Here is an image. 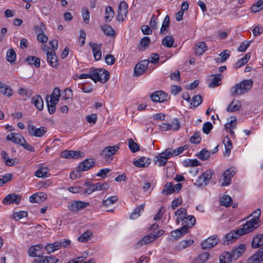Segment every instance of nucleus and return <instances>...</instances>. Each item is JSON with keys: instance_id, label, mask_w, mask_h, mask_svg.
Instances as JSON below:
<instances>
[{"instance_id": "nucleus-26", "label": "nucleus", "mask_w": 263, "mask_h": 263, "mask_svg": "<svg viewBox=\"0 0 263 263\" xmlns=\"http://www.w3.org/2000/svg\"><path fill=\"white\" fill-rule=\"evenodd\" d=\"M236 123V118L232 117L228 119V122L225 124L226 129L229 131L232 136L234 135V132L233 131V129L235 127Z\"/></svg>"}, {"instance_id": "nucleus-3", "label": "nucleus", "mask_w": 263, "mask_h": 263, "mask_svg": "<svg viewBox=\"0 0 263 263\" xmlns=\"http://www.w3.org/2000/svg\"><path fill=\"white\" fill-rule=\"evenodd\" d=\"M70 243V240L65 239L61 241H57L51 243H48L45 246V249L47 252L53 253L55 251L60 249L61 247L66 248Z\"/></svg>"}, {"instance_id": "nucleus-59", "label": "nucleus", "mask_w": 263, "mask_h": 263, "mask_svg": "<svg viewBox=\"0 0 263 263\" xmlns=\"http://www.w3.org/2000/svg\"><path fill=\"white\" fill-rule=\"evenodd\" d=\"M118 200L117 196H112L108 197L103 201V205L104 206H108L111 204H113Z\"/></svg>"}, {"instance_id": "nucleus-49", "label": "nucleus", "mask_w": 263, "mask_h": 263, "mask_svg": "<svg viewBox=\"0 0 263 263\" xmlns=\"http://www.w3.org/2000/svg\"><path fill=\"white\" fill-rule=\"evenodd\" d=\"M187 147H188V146L187 145H184L183 146L179 147L175 149H171V148L168 149L171 153V156H178L179 154L182 153L184 151L186 150L187 149Z\"/></svg>"}, {"instance_id": "nucleus-19", "label": "nucleus", "mask_w": 263, "mask_h": 263, "mask_svg": "<svg viewBox=\"0 0 263 263\" xmlns=\"http://www.w3.org/2000/svg\"><path fill=\"white\" fill-rule=\"evenodd\" d=\"M47 195L43 192L34 193L29 197V201L31 203H41L45 201Z\"/></svg>"}, {"instance_id": "nucleus-58", "label": "nucleus", "mask_w": 263, "mask_h": 263, "mask_svg": "<svg viewBox=\"0 0 263 263\" xmlns=\"http://www.w3.org/2000/svg\"><path fill=\"white\" fill-rule=\"evenodd\" d=\"M170 25V17L166 15L163 21L162 27L160 29V33L162 34H165L167 32V29L168 28Z\"/></svg>"}, {"instance_id": "nucleus-38", "label": "nucleus", "mask_w": 263, "mask_h": 263, "mask_svg": "<svg viewBox=\"0 0 263 263\" xmlns=\"http://www.w3.org/2000/svg\"><path fill=\"white\" fill-rule=\"evenodd\" d=\"M0 92L8 97L11 96L13 93V91L10 87L2 83L1 82H0Z\"/></svg>"}, {"instance_id": "nucleus-2", "label": "nucleus", "mask_w": 263, "mask_h": 263, "mask_svg": "<svg viewBox=\"0 0 263 263\" xmlns=\"http://www.w3.org/2000/svg\"><path fill=\"white\" fill-rule=\"evenodd\" d=\"M109 78L108 71L101 69L96 68L92 70V80L96 82L99 81L101 83H105Z\"/></svg>"}, {"instance_id": "nucleus-44", "label": "nucleus", "mask_w": 263, "mask_h": 263, "mask_svg": "<svg viewBox=\"0 0 263 263\" xmlns=\"http://www.w3.org/2000/svg\"><path fill=\"white\" fill-rule=\"evenodd\" d=\"M174 193L173 185L171 182H167L164 186L162 193L164 195H168Z\"/></svg>"}, {"instance_id": "nucleus-64", "label": "nucleus", "mask_w": 263, "mask_h": 263, "mask_svg": "<svg viewBox=\"0 0 263 263\" xmlns=\"http://www.w3.org/2000/svg\"><path fill=\"white\" fill-rule=\"evenodd\" d=\"M45 28V26L43 23H41L40 25H35L34 27V31L37 35L44 33Z\"/></svg>"}, {"instance_id": "nucleus-9", "label": "nucleus", "mask_w": 263, "mask_h": 263, "mask_svg": "<svg viewBox=\"0 0 263 263\" xmlns=\"http://www.w3.org/2000/svg\"><path fill=\"white\" fill-rule=\"evenodd\" d=\"M60 156L64 158L77 159L83 157L84 154L80 151L64 150L61 153Z\"/></svg>"}, {"instance_id": "nucleus-14", "label": "nucleus", "mask_w": 263, "mask_h": 263, "mask_svg": "<svg viewBox=\"0 0 263 263\" xmlns=\"http://www.w3.org/2000/svg\"><path fill=\"white\" fill-rule=\"evenodd\" d=\"M128 5L124 2H121L119 6L118 10L117 18L119 21H122L126 16L127 13Z\"/></svg>"}, {"instance_id": "nucleus-35", "label": "nucleus", "mask_w": 263, "mask_h": 263, "mask_svg": "<svg viewBox=\"0 0 263 263\" xmlns=\"http://www.w3.org/2000/svg\"><path fill=\"white\" fill-rule=\"evenodd\" d=\"M155 239V237L152 234H148L143 236L140 240L139 241L138 245L142 246L146 245L153 242Z\"/></svg>"}, {"instance_id": "nucleus-1", "label": "nucleus", "mask_w": 263, "mask_h": 263, "mask_svg": "<svg viewBox=\"0 0 263 263\" xmlns=\"http://www.w3.org/2000/svg\"><path fill=\"white\" fill-rule=\"evenodd\" d=\"M253 86V81L252 80H245L235 84L231 89V93L233 96L242 95L249 90Z\"/></svg>"}, {"instance_id": "nucleus-25", "label": "nucleus", "mask_w": 263, "mask_h": 263, "mask_svg": "<svg viewBox=\"0 0 263 263\" xmlns=\"http://www.w3.org/2000/svg\"><path fill=\"white\" fill-rule=\"evenodd\" d=\"M21 197L14 194H9L5 197L3 200V203L5 204L11 203L18 204L20 201Z\"/></svg>"}, {"instance_id": "nucleus-56", "label": "nucleus", "mask_w": 263, "mask_h": 263, "mask_svg": "<svg viewBox=\"0 0 263 263\" xmlns=\"http://www.w3.org/2000/svg\"><path fill=\"white\" fill-rule=\"evenodd\" d=\"M220 203L226 207L230 206L232 203V199L230 196L224 195L221 198Z\"/></svg>"}, {"instance_id": "nucleus-42", "label": "nucleus", "mask_w": 263, "mask_h": 263, "mask_svg": "<svg viewBox=\"0 0 263 263\" xmlns=\"http://www.w3.org/2000/svg\"><path fill=\"white\" fill-rule=\"evenodd\" d=\"M25 61L29 65H33L37 68L40 67V59L34 56H28L26 58Z\"/></svg>"}, {"instance_id": "nucleus-17", "label": "nucleus", "mask_w": 263, "mask_h": 263, "mask_svg": "<svg viewBox=\"0 0 263 263\" xmlns=\"http://www.w3.org/2000/svg\"><path fill=\"white\" fill-rule=\"evenodd\" d=\"M223 76L221 74H212L209 77L210 88L216 87L221 84V80Z\"/></svg>"}, {"instance_id": "nucleus-13", "label": "nucleus", "mask_w": 263, "mask_h": 263, "mask_svg": "<svg viewBox=\"0 0 263 263\" xmlns=\"http://www.w3.org/2000/svg\"><path fill=\"white\" fill-rule=\"evenodd\" d=\"M218 241L219 239L217 236L213 235L204 240L201 243L202 248L204 250L211 249L215 246Z\"/></svg>"}, {"instance_id": "nucleus-39", "label": "nucleus", "mask_w": 263, "mask_h": 263, "mask_svg": "<svg viewBox=\"0 0 263 263\" xmlns=\"http://www.w3.org/2000/svg\"><path fill=\"white\" fill-rule=\"evenodd\" d=\"M90 185L94 192L96 191L106 190L109 187V185L107 183H101L100 182H97L95 184L90 183Z\"/></svg>"}, {"instance_id": "nucleus-33", "label": "nucleus", "mask_w": 263, "mask_h": 263, "mask_svg": "<svg viewBox=\"0 0 263 263\" xmlns=\"http://www.w3.org/2000/svg\"><path fill=\"white\" fill-rule=\"evenodd\" d=\"M207 50V46L204 42H199L195 45L194 50L195 54L202 55Z\"/></svg>"}, {"instance_id": "nucleus-63", "label": "nucleus", "mask_w": 263, "mask_h": 263, "mask_svg": "<svg viewBox=\"0 0 263 263\" xmlns=\"http://www.w3.org/2000/svg\"><path fill=\"white\" fill-rule=\"evenodd\" d=\"M47 101V106L48 111L50 114H53L55 111V105L58 102H54L53 101Z\"/></svg>"}, {"instance_id": "nucleus-27", "label": "nucleus", "mask_w": 263, "mask_h": 263, "mask_svg": "<svg viewBox=\"0 0 263 263\" xmlns=\"http://www.w3.org/2000/svg\"><path fill=\"white\" fill-rule=\"evenodd\" d=\"M151 162V161L149 158L143 156L133 162V164L137 167H144L148 166Z\"/></svg>"}, {"instance_id": "nucleus-7", "label": "nucleus", "mask_w": 263, "mask_h": 263, "mask_svg": "<svg viewBox=\"0 0 263 263\" xmlns=\"http://www.w3.org/2000/svg\"><path fill=\"white\" fill-rule=\"evenodd\" d=\"M259 227V223L253 221V220L249 219L247 222L242 225V227L239 228V230L242 235L249 233Z\"/></svg>"}, {"instance_id": "nucleus-31", "label": "nucleus", "mask_w": 263, "mask_h": 263, "mask_svg": "<svg viewBox=\"0 0 263 263\" xmlns=\"http://www.w3.org/2000/svg\"><path fill=\"white\" fill-rule=\"evenodd\" d=\"M186 227H182L180 229H178L172 232V236L175 239H178L181 238L187 233Z\"/></svg>"}, {"instance_id": "nucleus-15", "label": "nucleus", "mask_w": 263, "mask_h": 263, "mask_svg": "<svg viewBox=\"0 0 263 263\" xmlns=\"http://www.w3.org/2000/svg\"><path fill=\"white\" fill-rule=\"evenodd\" d=\"M95 162V159L93 158L86 159L79 164L77 169L81 172L86 171L92 167Z\"/></svg>"}, {"instance_id": "nucleus-34", "label": "nucleus", "mask_w": 263, "mask_h": 263, "mask_svg": "<svg viewBox=\"0 0 263 263\" xmlns=\"http://www.w3.org/2000/svg\"><path fill=\"white\" fill-rule=\"evenodd\" d=\"M186 215V210L184 208H180L178 209L175 212V216H176V222L178 224L180 221L183 220Z\"/></svg>"}, {"instance_id": "nucleus-51", "label": "nucleus", "mask_w": 263, "mask_h": 263, "mask_svg": "<svg viewBox=\"0 0 263 263\" xmlns=\"http://www.w3.org/2000/svg\"><path fill=\"white\" fill-rule=\"evenodd\" d=\"M92 235V233L91 231H87L82 234L78 238L80 242H85L91 238Z\"/></svg>"}, {"instance_id": "nucleus-11", "label": "nucleus", "mask_w": 263, "mask_h": 263, "mask_svg": "<svg viewBox=\"0 0 263 263\" xmlns=\"http://www.w3.org/2000/svg\"><path fill=\"white\" fill-rule=\"evenodd\" d=\"M149 61L143 60L137 64L134 68V76H139L143 74L147 70Z\"/></svg>"}, {"instance_id": "nucleus-5", "label": "nucleus", "mask_w": 263, "mask_h": 263, "mask_svg": "<svg viewBox=\"0 0 263 263\" xmlns=\"http://www.w3.org/2000/svg\"><path fill=\"white\" fill-rule=\"evenodd\" d=\"M118 145L108 146L102 150L101 155L107 161L110 162L112 159V156L119 150Z\"/></svg>"}, {"instance_id": "nucleus-41", "label": "nucleus", "mask_w": 263, "mask_h": 263, "mask_svg": "<svg viewBox=\"0 0 263 263\" xmlns=\"http://www.w3.org/2000/svg\"><path fill=\"white\" fill-rule=\"evenodd\" d=\"M101 29L106 35L109 37H114L115 36V31L110 25H103L102 26Z\"/></svg>"}, {"instance_id": "nucleus-48", "label": "nucleus", "mask_w": 263, "mask_h": 263, "mask_svg": "<svg viewBox=\"0 0 263 263\" xmlns=\"http://www.w3.org/2000/svg\"><path fill=\"white\" fill-rule=\"evenodd\" d=\"M145 204H142L137 206L133 212V219L138 218L143 212Z\"/></svg>"}, {"instance_id": "nucleus-16", "label": "nucleus", "mask_w": 263, "mask_h": 263, "mask_svg": "<svg viewBox=\"0 0 263 263\" xmlns=\"http://www.w3.org/2000/svg\"><path fill=\"white\" fill-rule=\"evenodd\" d=\"M239 229L234 231H231L225 236L224 243L229 245L232 243L234 240L238 239L240 236L242 235L241 232L239 231Z\"/></svg>"}, {"instance_id": "nucleus-29", "label": "nucleus", "mask_w": 263, "mask_h": 263, "mask_svg": "<svg viewBox=\"0 0 263 263\" xmlns=\"http://www.w3.org/2000/svg\"><path fill=\"white\" fill-rule=\"evenodd\" d=\"M182 222V227H186L187 230L188 231L189 228L192 227L195 224L196 219L192 215H186Z\"/></svg>"}, {"instance_id": "nucleus-40", "label": "nucleus", "mask_w": 263, "mask_h": 263, "mask_svg": "<svg viewBox=\"0 0 263 263\" xmlns=\"http://www.w3.org/2000/svg\"><path fill=\"white\" fill-rule=\"evenodd\" d=\"M240 107V102L238 100H234L229 104L227 108V110L228 112H231L239 110Z\"/></svg>"}, {"instance_id": "nucleus-12", "label": "nucleus", "mask_w": 263, "mask_h": 263, "mask_svg": "<svg viewBox=\"0 0 263 263\" xmlns=\"http://www.w3.org/2000/svg\"><path fill=\"white\" fill-rule=\"evenodd\" d=\"M167 94L162 90L156 91L151 95L152 100L156 103L164 102L167 100Z\"/></svg>"}, {"instance_id": "nucleus-43", "label": "nucleus", "mask_w": 263, "mask_h": 263, "mask_svg": "<svg viewBox=\"0 0 263 263\" xmlns=\"http://www.w3.org/2000/svg\"><path fill=\"white\" fill-rule=\"evenodd\" d=\"M202 101V98L200 95H196L194 96L190 102V107L195 108L198 106Z\"/></svg>"}, {"instance_id": "nucleus-57", "label": "nucleus", "mask_w": 263, "mask_h": 263, "mask_svg": "<svg viewBox=\"0 0 263 263\" xmlns=\"http://www.w3.org/2000/svg\"><path fill=\"white\" fill-rule=\"evenodd\" d=\"M60 97V90L59 88H55L53 89L50 95V101L58 102Z\"/></svg>"}, {"instance_id": "nucleus-18", "label": "nucleus", "mask_w": 263, "mask_h": 263, "mask_svg": "<svg viewBox=\"0 0 263 263\" xmlns=\"http://www.w3.org/2000/svg\"><path fill=\"white\" fill-rule=\"evenodd\" d=\"M89 46L92 50L93 55L96 61L101 59L102 57L101 44H98L95 43H89Z\"/></svg>"}, {"instance_id": "nucleus-50", "label": "nucleus", "mask_w": 263, "mask_h": 263, "mask_svg": "<svg viewBox=\"0 0 263 263\" xmlns=\"http://www.w3.org/2000/svg\"><path fill=\"white\" fill-rule=\"evenodd\" d=\"M199 165L200 163L197 159H187L183 161L184 167L197 166Z\"/></svg>"}, {"instance_id": "nucleus-20", "label": "nucleus", "mask_w": 263, "mask_h": 263, "mask_svg": "<svg viewBox=\"0 0 263 263\" xmlns=\"http://www.w3.org/2000/svg\"><path fill=\"white\" fill-rule=\"evenodd\" d=\"M171 154V153L167 149L157 156V161L158 162V165L159 166L164 165L167 160L172 157Z\"/></svg>"}, {"instance_id": "nucleus-24", "label": "nucleus", "mask_w": 263, "mask_h": 263, "mask_svg": "<svg viewBox=\"0 0 263 263\" xmlns=\"http://www.w3.org/2000/svg\"><path fill=\"white\" fill-rule=\"evenodd\" d=\"M47 60L48 63L53 68H57L59 64L58 58L55 54V52H46Z\"/></svg>"}, {"instance_id": "nucleus-8", "label": "nucleus", "mask_w": 263, "mask_h": 263, "mask_svg": "<svg viewBox=\"0 0 263 263\" xmlns=\"http://www.w3.org/2000/svg\"><path fill=\"white\" fill-rule=\"evenodd\" d=\"M29 133L32 136L36 137H41L47 132V128L44 126L36 128L31 124H29L27 126Z\"/></svg>"}, {"instance_id": "nucleus-30", "label": "nucleus", "mask_w": 263, "mask_h": 263, "mask_svg": "<svg viewBox=\"0 0 263 263\" xmlns=\"http://www.w3.org/2000/svg\"><path fill=\"white\" fill-rule=\"evenodd\" d=\"M31 103L34 105L37 109L42 110L44 107V102L40 95H36L31 98Z\"/></svg>"}, {"instance_id": "nucleus-54", "label": "nucleus", "mask_w": 263, "mask_h": 263, "mask_svg": "<svg viewBox=\"0 0 263 263\" xmlns=\"http://www.w3.org/2000/svg\"><path fill=\"white\" fill-rule=\"evenodd\" d=\"M114 16V11L110 6L106 8L105 20L106 21L110 22Z\"/></svg>"}, {"instance_id": "nucleus-22", "label": "nucleus", "mask_w": 263, "mask_h": 263, "mask_svg": "<svg viewBox=\"0 0 263 263\" xmlns=\"http://www.w3.org/2000/svg\"><path fill=\"white\" fill-rule=\"evenodd\" d=\"M263 260V247L260 248L254 254L251 256L248 263H260Z\"/></svg>"}, {"instance_id": "nucleus-36", "label": "nucleus", "mask_w": 263, "mask_h": 263, "mask_svg": "<svg viewBox=\"0 0 263 263\" xmlns=\"http://www.w3.org/2000/svg\"><path fill=\"white\" fill-rule=\"evenodd\" d=\"M234 260L229 252H224L219 256L220 263H231Z\"/></svg>"}, {"instance_id": "nucleus-21", "label": "nucleus", "mask_w": 263, "mask_h": 263, "mask_svg": "<svg viewBox=\"0 0 263 263\" xmlns=\"http://www.w3.org/2000/svg\"><path fill=\"white\" fill-rule=\"evenodd\" d=\"M7 140L11 141L12 142L22 145L24 140L25 139L21 135L17 133H11L8 135L6 138Z\"/></svg>"}, {"instance_id": "nucleus-55", "label": "nucleus", "mask_w": 263, "mask_h": 263, "mask_svg": "<svg viewBox=\"0 0 263 263\" xmlns=\"http://www.w3.org/2000/svg\"><path fill=\"white\" fill-rule=\"evenodd\" d=\"M194 242V240L191 239L182 240L179 243V249L181 250L184 249L192 246Z\"/></svg>"}, {"instance_id": "nucleus-32", "label": "nucleus", "mask_w": 263, "mask_h": 263, "mask_svg": "<svg viewBox=\"0 0 263 263\" xmlns=\"http://www.w3.org/2000/svg\"><path fill=\"white\" fill-rule=\"evenodd\" d=\"M223 143L225 148L224 155V156H229L233 147L232 142L228 136H227L224 137Z\"/></svg>"}, {"instance_id": "nucleus-23", "label": "nucleus", "mask_w": 263, "mask_h": 263, "mask_svg": "<svg viewBox=\"0 0 263 263\" xmlns=\"http://www.w3.org/2000/svg\"><path fill=\"white\" fill-rule=\"evenodd\" d=\"M43 248V245L41 244L33 246L29 249L28 254L32 257L42 256L41 255H43V253L41 251Z\"/></svg>"}, {"instance_id": "nucleus-46", "label": "nucleus", "mask_w": 263, "mask_h": 263, "mask_svg": "<svg viewBox=\"0 0 263 263\" xmlns=\"http://www.w3.org/2000/svg\"><path fill=\"white\" fill-rule=\"evenodd\" d=\"M230 52L228 50H225L219 54V57L216 59L217 63H223L225 62L230 56Z\"/></svg>"}, {"instance_id": "nucleus-53", "label": "nucleus", "mask_w": 263, "mask_h": 263, "mask_svg": "<svg viewBox=\"0 0 263 263\" xmlns=\"http://www.w3.org/2000/svg\"><path fill=\"white\" fill-rule=\"evenodd\" d=\"M263 9V0H259L256 3L254 4L251 10L253 12L256 13Z\"/></svg>"}, {"instance_id": "nucleus-4", "label": "nucleus", "mask_w": 263, "mask_h": 263, "mask_svg": "<svg viewBox=\"0 0 263 263\" xmlns=\"http://www.w3.org/2000/svg\"><path fill=\"white\" fill-rule=\"evenodd\" d=\"M213 172L212 170H209L203 173L195 182V185L198 187L205 186L209 182L212 178Z\"/></svg>"}, {"instance_id": "nucleus-37", "label": "nucleus", "mask_w": 263, "mask_h": 263, "mask_svg": "<svg viewBox=\"0 0 263 263\" xmlns=\"http://www.w3.org/2000/svg\"><path fill=\"white\" fill-rule=\"evenodd\" d=\"M263 245V234H258L255 236L252 241L253 248H257Z\"/></svg>"}, {"instance_id": "nucleus-61", "label": "nucleus", "mask_w": 263, "mask_h": 263, "mask_svg": "<svg viewBox=\"0 0 263 263\" xmlns=\"http://www.w3.org/2000/svg\"><path fill=\"white\" fill-rule=\"evenodd\" d=\"M48 174V171L46 168H42L37 170L35 173L34 175L37 177H42V178H46L47 177Z\"/></svg>"}, {"instance_id": "nucleus-60", "label": "nucleus", "mask_w": 263, "mask_h": 263, "mask_svg": "<svg viewBox=\"0 0 263 263\" xmlns=\"http://www.w3.org/2000/svg\"><path fill=\"white\" fill-rule=\"evenodd\" d=\"M261 214V211L259 209L256 210L253 214L249 217L248 218H250L251 219L253 220V221L256 222L257 223H259L260 221V216Z\"/></svg>"}, {"instance_id": "nucleus-28", "label": "nucleus", "mask_w": 263, "mask_h": 263, "mask_svg": "<svg viewBox=\"0 0 263 263\" xmlns=\"http://www.w3.org/2000/svg\"><path fill=\"white\" fill-rule=\"evenodd\" d=\"M246 249L245 245L244 244H240L238 247L235 249H233L231 252V255L232 256L233 259L235 260L238 257H239L243 253Z\"/></svg>"}, {"instance_id": "nucleus-10", "label": "nucleus", "mask_w": 263, "mask_h": 263, "mask_svg": "<svg viewBox=\"0 0 263 263\" xmlns=\"http://www.w3.org/2000/svg\"><path fill=\"white\" fill-rule=\"evenodd\" d=\"M89 203L87 202L81 201H73L69 203L68 209L74 212H77L87 207Z\"/></svg>"}, {"instance_id": "nucleus-47", "label": "nucleus", "mask_w": 263, "mask_h": 263, "mask_svg": "<svg viewBox=\"0 0 263 263\" xmlns=\"http://www.w3.org/2000/svg\"><path fill=\"white\" fill-rule=\"evenodd\" d=\"M250 58L249 53H247L242 58L237 61L235 64V68H238L246 64Z\"/></svg>"}, {"instance_id": "nucleus-45", "label": "nucleus", "mask_w": 263, "mask_h": 263, "mask_svg": "<svg viewBox=\"0 0 263 263\" xmlns=\"http://www.w3.org/2000/svg\"><path fill=\"white\" fill-rule=\"evenodd\" d=\"M174 41L172 36L166 35L162 41V44L166 47L171 48L174 44Z\"/></svg>"}, {"instance_id": "nucleus-6", "label": "nucleus", "mask_w": 263, "mask_h": 263, "mask_svg": "<svg viewBox=\"0 0 263 263\" xmlns=\"http://www.w3.org/2000/svg\"><path fill=\"white\" fill-rule=\"evenodd\" d=\"M236 170L235 167H231L225 171L221 176V186H228L231 184V178L236 173Z\"/></svg>"}, {"instance_id": "nucleus-52", "label": "nucleus", "mask_w": 263, "mask_h": 263, "mask_svg": "<svg viewBox=\"0 0 263 263\" xmlns=\"http://www.w3.org/2000/svg\"><path fill=\"white\" fill-rule=\"evenodd\" d=\"M16 59V53L14 50L9 49L6 53V60L8 62L12 63L15 62Z\"/></svg>"}, {"instance_id": "nucleus-62", "label": "nucleus", "mask_w": 263, "mask_h": 263, "mask_svg": "<svg viewBox=\"0 0 263 263\" xmlns=\"http://www.w3.org/2000/svg\"><path fill=\"white\" fill-rule=\"evenodd\" d=\"M210 156V153L205 149H202L198 155V158L202 160L208 159Z\"/></svg>"}]
</instances>
